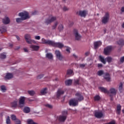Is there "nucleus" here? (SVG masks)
<instances>
[{
  "label": "nucleus",
  "mask_w": 124,
  "mask_h": 124,
  "mask_svg": "<svg viewBox=\"0 0 124 124\" xmlns=\"http://www.w3.org/2000/svg\"><path fill=\"white\" fill-rule=\"evenodd\" d=\"M77 14L80 16V17H84V18H85V17L87 16V14H88V11L86 10L79 11L77 13Z\"/></svg>",
  "instance_id": "nucleus-7"
},
{
  "label": "nucleus",
  "mask_w": 124,
  "mask_h": 124,
  "mask_svg": "<svg viewBox=\"0 0 124 124\" xmlns=\"http://www.w3.org/2000/svg\"><path fill=\"white\" fill-rule=\"evenodd\" d=\"M35 93V92L33 91H31V96H33V95H34Z\"/></svg>",
  "instance_id": "nucleus-57"
},
{
  "label": "nucleus",
  "mask_w": 124,
  "mask_h": 124,
  "mask_svg": "<svg viewBox=\"0 0 124 124\" xmlns=\"http://www.w3.org/2000/svg\"><path fill=\"white\" fill-rule=\"evenodd\" d=\"M109 92V93H111V95H116L117 94V90L115 88H111Z\"/></svg>",
  "instance_id": "nucleus-19"
},
{
  "label": "nucleus",
  "mask_w": 124,
  "mask_h": 124,
  "mask_svg": "<svg viewBox=\"0 0 124 124\" xmlns=\"http://www.w3.org/2000/svg\"><path fill=\"white\" fill-rule=\"evenodd\" d=\"M106 60L108 62H112V58L110 57H108L106 58Z\"/></svg>",
  "instance_id": "nucleus-39"
},
{
  "label": "nucleus",
  "mask_w": 124,
  "mask_h": 124,
  "mask_svg": "<svg viewBox=\"0 0 124 124\" xmlns=\"http://www.w3.org/2000/svg\"><path fill=\"white\" fill-rule=\"evenodd\" d=\"M31 42L32 43H34L35 44H36V41H35L34 40H31Z\"/></svg>",
  "instance_id": "nucleus-61"
},
{
  "label": "nucleus",
  "mask_w": 124,
  "mask_h": 124,
  "mask_svg": "<svg viewBox=\"0 0 124 124\" xmlns=\"http://www.w3.org/2000/svg\"><path fill=\"white\" fill-rule=\"evenodd\" d=\"M17 103H18V100L14 101L11 104V107H13L14 108H16L17 107Z\"/></svg>",
  "instance_id": "nucleus-23"
},
{
  "label": "nucleus",
  "mask_w": 124,
  "mask_h": 124,
  "mask_svg": "<svg viewBox=\"0 0 124 124\" xmlns=\"http://www.w3.org/2000/svg\"><path fill=\"white\" fill-rule=\"evenodd\" d=\"M97 74L98 76H102V75H104L105 73H104L103 70H99L97 72Z\"/></svg>",
  "instance_id": "nucleus-32"
},
{
  "label": "nucleus",
  "mask_w": 124,
  "mask_h": 124,
  "mask_svg": "<svg viewBox=\"0 0 124 124\" xmlns=\"http://www.w3.org/2000/svg\"><path fill=\"white\" fill-rule=\"evenodd\" d=\"M15 124H21V121L19 119H16V120H15Z\"/></svg>",
  "instance_id": "nucleus-45"
},
{
  "label": "nucleus",
  "mask_w": 124,
  "mask_h": 124,
  "mask_svg": "<svg viewBox=\"0 0 124 124\" xmlns=\"http://www.w3.org/2000/svg\"><path fill=\"white\" fill-rule=\"evenodd\" d=\"M35 39L36 40H39L40 39V37L39 36H35Z\"/></svg>",
  "instance_id": "nucleus-52"
},
{
  "label": "nucleus",
  "mask_w": 124,
  "mask_h": 124,
  "mask_svg": "<svg viewBox=\"0 0 124 124\" xmlns=\"http://www.w3.org/2000/svg\"><path fill=\"white\" fill-rule=\"evenodd\" d=\"M46 57L47 59H48V60H53V54L51 53H46Z\"/></svg>",
  "instance_id": "nucleus-24"
},
{
  "label": "nucleus",
  "mask_w": 124,
  "mask_h": 124,
  "mask_svg": "<svg viewBox=\"0 0 124 124\" xmlns=\"http://www.w3.org/2000/svg\"><path fill=\"white\" fill-rule=\"evenodd\" d=\"M24 52H28V49H27L26 48H24Z\"/></svg>",
  "instance_id": "nucleus-64"
},
{
  "label": "nucleus",
  "mask_w": 124,
  "mask_h": 124,
  "mask_svg": "<svg viewBox=\"0 0 124 124\" xmlns=\"http://www.w3.org/2000/svg\"><path fill=\"white\" fill-rule=\"evenodd\" d=\"M74 34L75 35L76 40L79 41V40H81V38H82V36L78 33V30L77 29H74Z\"/></svg>",
  "instance_id": "nucleus-4"
},
{
  "label": "nucleus",
  "mask_w": 124,
  "mask_h": 124,
  "mask_svg": "<svg viewBox=\"0 0 124 124\" xmlns=\"http://www.w3.org/2000/svg\"><path fill=\"white\" fill-rule=\"evenodd\" d=\"M99 60H100V62H102V63H103L104 64H106V59H105L104 57H103L101 56H100Z\"/></svg>",
  "instance_id": "nucleus-26"
},
{
  "label": "nucleus",
  "mask_w": 124,
  "mask_h": 124,
  "mask_svg": "<svg viewBox=\"0 0 124 124\" xmlns=\"http://www.w3.org/2000/svg\"><path fill=\"white\" fill-rule=\"evenodd\" d=\"M37 14H38V12L37 11H34L32 12V15H37Z\"/></svg>",
  "instance_id": "nucleus-48"
},
{
  "label": "nucleus",
  "mask_w": 124,
  "mask_h": 124,
  "mask_svg": "<svg viewBox=\"0 0 124 124\" xmlns=\"http://www.w3.org/2000/svg\"><path fill=\"white\" fill-rule=\"evenodd\" d=\"M113 95H112V94L109 95L110 97V100H111V101H113V100L114 99V98L113 97Z\"/></svg>",
  "instance_id": "nucleus-56"
},
{
  "label": "nucleus",
  "mask_w": 124,
  "mask_h": 124,
  "mask_svg": "<svg viewBox=\"0 0 124 124\" xmlns=\"http://www.w3.org/2000/svg\"><path fill=\"white\" fill-rule=\"evenodd\" d=\"M28 93H29L30 95H31V91H28Z\"/></svg>",
  "instance_id": "nucleus-63"
},
{
  "label": "nucleus",
  "mask_w": 124,
  "mask_h": 124,
  "mask_svg": "<svg viewBox=\"0 0 124 124\" xmlns=\"http://www.w3.org/2000/svg\"><path fill=\"white\" fill-rule=\"evenodd\" d=\"M109 19H110L109 13H106L102 19L103 24H107V23H108V21H109Z\"/></svg>",
  "instance_id": "nucleus-3"
},
{
  "label": "nucleus",
  "mask_w": 124,
  "mask_h": 124,
  "mask_svg": "<svg viewBox=\"0 0 124 124\" xmlns=\"http://www.w3.org/2000/svg\"><path fill=\"white\" fill-rule=\"evenodd\" d=\"M86 65H87V64H79V66H80V67H81V68H84V67H85V66H86Z\"/></svg>",
  "instance_id": "nucleus-47"
},
{
  "label": "nucleus",
  "mask_w": 124,
  "mask_h": 124,
  "mask_svg": "<svg viewBox=\"0 0 124 124\" xmlns=\"http://www.w3.org/2000/svg\"><path fill=\"white\" fill-rule=\"evenodd\" d=\"M93 44H94V49H95V50H96L97 48H98L99 47H100V46L102 45V42H101V41H99L97 42H94Z\"/></svg>",
  "instance_id": "nucleus-13"
},
{
  "label": "nucleus",
  "mask_w": 124,
  "mask_h": 124,
  "mask_svg": "<svg viewBox=\"0 0 124 124\" xmlns=\"http://www.w3.org/2000/svg\"><path fill=\"white\" fill-rule=\"evenodd\" d=\"M62 115H67V111H63L62 112Z\"/></svg>",
  "instance_id": "nucleus-54"
},
{
  "label": "nucleus",
  "mask_w": 124,
  "mask_h": 124,
  "mask_svg": "<svg viewBox=\"0 0 124 124\" xmlns=\"http://www.w3.org/2000/svg\"><path fill=\"white\" fill-rule=\"evenodd\" d=\"M121 110H122V106L120 104L118 105L117 107L116 114H117V115H121Z\"/></svg>",
  "instance_id": "nucleus-22"
},
{
  "label": "nucleus",
  "mask_w": 124,
  "mask_h": 124,
  "mask_svg": "<svg viewBox=\"0 0 124 124\" xmlns=\"http://www.w3.org/2000/svg\"><path fill=\"white\" fill-rule=\"evenodd\" d=\"M56 20H57V17L56 16H50L47 19H46L45 23L47 25H49V24H51V23H53V22L56 21Z\"/></svg>",
  "instance_id": "nucleus-2"
},
{
  "label": "nucleus",
  "mask_w": 124,
  "mask_h": 124,
  "mask_svg": "<svg viewBox=\"0 0 124 124\" xmlns=\"http://www.w3.org/2000/svg\"><path fill=\"white\" fill-rule=\"evenodd\" d=\"M51 46L53 47H58V48H62L63 45L61 43H55L52 41Z\"/></svg>",
  "instance_id": "nucleus-10"
},
{
  "label": "nucleus",
  "mask_w": 124,
  "mask_h": 124,
  "mask_svg": "<svg viewBox=\"0 0 124 124\" xmlns=\"http://www.w3.org/2000/svg\"><path fill=\"white\" fill-rule=\"evenodd\" d=\"M46 106L47 107V108H49V109H52V108H53V106L49 104L46 105Z\"/></svg>",
  "instance_id": "nucleus-46"
},
{
  "label": "nucleus",
  "mask_w": 124,
  "mask_h": 124,
  "mask_svg": "<svg viewBox=\"0 0 124 124\" xmlns=\"http://www.w3.org/2000/svg\"><path fill=\"white\" fill-rule=\"evenodd\" d=\"M58 119L59 121V122H64L65 120H66V116L64 115H62V116H59L58 117Z\"/></svg>",
  "instance_id": "nucleus-20"
},
{
  "label": "nucleus",
  "mask_w": 124,
  "mask_h": 124,
  "mask_svg": "<svg viewBox=\"0 0 124 124\" xmlns=\"http://www.w3.org/2000/svg\"><path fill=\"white\" fill-rule=\"evenodd\" d=\"M31 48L33 49L34 51H38V50H39V46L32 45Z\"/></svg>",
  "instance_id": "nucleus-29"
},
{
  "label": "nucleus",
  "mask_w": 124,
  "mask_h": 124,
  "mask_svg": "<svg viewBox=\"0 0 124 124\" xmlns=\"http://www.w3.org/2000/svg\"><path fill=\"white\" fill-rule=\"evenodd\" d=\"M120 62H124V56L122 57L120 59Z\"/></svg>",
  "instance_id": "nucleus-50"
},
{
  "label": "nucleus",
  "mask_w": 124,
  "mask_h": 124,
  "mask_svg": "<svg viewBox=\"0 0 124 124\" xmlns=\"http://www.w3.org/2000/svg\"><path fill=\"white\" fill-rule=\"evenodd\" d=\"M40 93L42 95L45 94V93H47V88H44L43 90L41 91Z\"/></svg>",
  "instance_id": "nucleus-33"
},
{
  "label": "nucleus",
  "mask_w": 124,
  "mask_h": 124,
  "mask_svg": "<svg viewBox=\"0 0 124 124\" xmlns=\"http://www.w3.org/2000/svg\"><path fill=\"white\" fill-rule=\"evenodd\" d=\"M64 94V91L62 90V89H59L56 93V97L58 99H60L61 95Z\"/></svg>",
  "instance_id": "nucleus-8"
},
{
  "label": "nucleus",
  "mask_w": 124,
  "mask_h": 124,
  "mask_svg": "<svg viewBox=\"0 0 124 124\" xmlns=\"http://www.w3.org/2000/svg\"><path fill=\"white\" fill-rule=\"evenodd\" d=\"M117 43H118V45H120V46H124V41L123 39H120L117 42Z\"/></svg>",
  "instance_id": "nucleus-30"
},
{
  "label": "nucleus",
  "mask_w": 124,
  "mask_h": 124,
  "mask_svg": "<svg viewBox=\"0 0 124 124\" xmlns=\"http://www.w3.org/2000/svg\"><path fill=\"white\" fill-rule=\"evenodd\" d=\"M0 31L1 33H3V32H6V27L2 26L0 28Z\"/></svg>",
  "instance_id": "nucleus-27"
},
{
  "label": "nucleus",
  "mask_w": 124,
  "mask_h": 124,
  "mask_svg": "<svg viewBox=\"0 0 124 124\" xmlns=\"http://www.w3.org/2000/svg\"><path fill=\"white\" fill-rule=\"evenodd\" d=\"M79 82H80L79 79H77L75 81V84H77V85H79Z\"/></svg>",
  "instance_id": "nucleus-49"
},
{
  "label": "nucleus",
  "mask_w": 124,
  "mask_h": 124,
  "mask_svg": "<svg viewBox=\"0 0 124 124\" xmlns=\"http://www.w3.org/2000/svg\"><path fill=\"white\" fill-rule=\"evenodd\" d=\"M112 51V47L111 46H108L104 48V54L106 56H108V55H110V53Z\"/></svg>",
  "instance_id": "nucleus-6"
},
{
  "label": "nucleus",
  "mask_w": 124,
  "mask_h": 124,
  "mask_svg": "<svg viewBox=\"0 0 124 124\" xmlns=\"http://www.w3.org/2000/svg\"><path fill=\"white\" fill-rule=\"evenodd\" d=\"M94 116L97 119H101L103 117V113L102 112L96 111L94 113Z\"/></svg>",
  "instance_id": "nucleus-14"
},
{
  "label": "nucleus",
  "mask_w": 124,
  "mask_h": 124,
  "mask_svg": "<svg viewBox=\"0 0 124 124\" xmlns=\"http://www.w3.org/2000/svg\"><path fill=\"white\" fill-rule=\"evenodd\" d=\"M5 79H8V80H10L13 78V74L10 73H7L5 77Z\"/></svg>",
  "instance_id": "nucleus-21"
},
{
  "label": "nucleus",
  "mask_w": 124,
  "mask_h": 124,
  "mask_svg": "<svg viewBox=\"0 0 124 124\" xmlns=\"http://www.w3.org/2000/svg\"><path fill=\"white\" fill-rule=\"evenodd\" d=\"M1 90H2V92H5L6 91V88L4 85L1 86Z\"/></svg>",
  "instance_id": "nucleus-43"
},
{
  "label": "nucleus",
  "mask_w": 124,
  "mask_h": 124,
  "mask_svg": "<svg viewBox=\"0 0 124 124\" xmlns=\"http://www.w3.org/2000/svg\"><path fill=\"white\" fill-rule=\"evenodd\" d=\"M28 124H31V119H29L27 121Z\"/></svg>",
  "instance_id": "nucleus-53"
},
{
  "label": "nucleus",
  "mask_w": 124,
  "mask_h": 124,
  "mask_svg": "<svg viewBox=\"0 0 124 124\" xmlns=\"http://www.w3.org/2000/svg\"><path fill=\"white\" fill-rule=\"evenodd\" d=\"M103 65L101 63L98 64V67H102Z\"/></svg>",
  "instance_id": "nucleus-58"
},
{
  "label": "nucleus",
  "mask_w": 124,
  "mask_h": 124,
  "mask_svg": "<svg viewBox=\"0 0 124 124\" xmlns=\"http://www.w3.org/2000/svg\"><path fill=\"white\" fill-rule=\"evenodd\" d=\"M65 84L66 86H70L71 84H72V80L71 79H69L65 81Z\"/></svg>",
  "instance_id": "nucleus-28"
},
{
  "label": "nucleus",
  "mask_w": 124,
  "mask_h": 124,
  "mask_svg": "<svg viewBox=\"0 0 124 124\" xmlns=\"http://www.w3.org/2000/svg\"><path fill=\"white\" fill-rule=\"evenodd\" d=\"M122 12H124V7H122L121 8Z\"/></svg>",
  "instance_id": "nucleus-62"
},
{
  "label": "nucleus",
  "mask_w": 124,
  "mask_h": 124,
  "mask_svg": "<svg viewBox=\"0 0 124 124\" xmlns=\"http://www.w3.org/2000/svg\"><path fill=\"white\" fill-rule=\"evenodd\" d=\"M30 37H31V36L29 34H26L25 35V39L26 42H27V43H28V44H31V39H30Z\"/></svg>",
  "instance_id": "nucleus-15"
},
{
  "label": "nucleus",
  "mask_w": 124,
  "mask_h": 124,
  "mask_svg": "<svg viewBox=\"0 0 124 124\" xmlns=\"http://www.w3.org/2000/svg\"><path fill=\"white\" fill-rule=\"evenodd\" d=\"M66 51L68 52V53H70V48L67 47L66 49Z\"/></svg>",
  "instance_id": "nucleus-55"
},
{
  "label": "nucleus",
  "mask_w": 124,
  "mask_h": 124,
  "mask_svg": "<svg viewBox=\"0 0 124 124\" xmlns=\"http://www.w3.org/2000/svg\"><path fill=\"white\" fill-rule=\"evenodd\" d=\"M11 118L12 121H16L17 120V118L16 117V115L13 114L11 116Z\"/></svg>",
  "instance_id": "nucleus-37"
},
{
  "label": "nucleus",
  "mask_w": 124,
  "mask_h": 124,
  "mask_svg": "<svg viewBox=\"0 0 124 124\" xmlns=\"http://www.w3.org/2000/svg\"><path fill=\"white\" fill-rule=\"evenodd\" d=\"M25 104V97H21L19 100V107L22 108Z\"/></svg>",
  "instance_id": "nucleus-17"
},
{
  "label": "nucleus",
  "mask_w": 124,
  "mask_h": 124,
  "mask_svg": "<svg viewBox=\"0 0 124 124\" xmlns=\"http://www.w3.org/2000/svg\"><path fill=\"white\" fill-rule=\"evenodd\" d=\"M85 56H89L90 55V52H87L85 53Z\"/></svg>",
  "instance_id": "nucleus-59"
},
{
  "label": "nucleus",
  "mask_w": 124,
  "mask_h": 124,
  "mask_svg": "<svg viewBox=\"0 0 124 124\" xmlns=\"http://www.w3.org/2000/svg\"><path fill=\"white\" fill-rule=\"evenodd\" d=\"M18 16L21 17V18H16V23H22V21H25V20H27V19H29L30 18L29 13L27 12L19 13L18 14Z\"/></svg>",
  "instance_id": "nucleus-1"
},
{
  "label": "nucleus",
  "mask_w": 124,
  "mask_h": 124,
  "mask_svg": "<svg viewBox=\"0 0 124 124\" xmlns=\"http://www.w3.org/2000/svg\"><path fill=\"white\" fill-rule=\"evenodd\" d=\"M69 104L70 106H77L78 105V101L76 100V99L74 98L69 101Z\"/></svg>",
  "instance_id": "nucleus-9"
},
{
  "label": "nucleus",
  "mask_w": 124,
  "mask_h": 124,
  "mask_svg": "<svg viewBox=\"0 0 124 124\" xmlns=\"http://www.w3.org/2000/svg\"><path fill=\"white\" fill-rule=\"evenodd\" d=\"M6 123L7 124H11V121H10V117L8 116L6 120Z\"/></svg>",
  "instance_id": "nucleus-36"
},
{
  "label": "nucleus",
  "mask_w": 124,
  "mask_h": 124,
  "mask_svg": "<svg viewBox=\"0 0 124 124\" xmlns=\"http://www.w3.org/2000/svg\"><path fill=\"white\" fill-rule=\"evenodd\" d=\"M44 77V74L40 75L37 76V79H42V78H43Z\"/></svg>",
  "instance_id": "nucleus-44"
},
{
  "label": "nucleus",
  "mask_w": 124,
  "mask_h": 124,
  "mask_svg": "<svg viewBox=\"0 0 124 124\" xmlns=\"http://www.w3.org/2000/svg\"><path fill=\"white\" fill-rule=\"evenodd\" d=\"M0 59H5L6 58V55H5L4 53H2L0 55Z\"/></svg>",
  "instance_id": "nucleus-41"
},
{
  "label": "nucleus",
  "mask_w": 124,
  "mask_h": 124,
  "mask_svg": "<svg viewBox=\"0 0 124 124\" xmlns=\"http://www.w3.org/2000/svg\"><path fill=\"white\" fill-rule=\"evenodd\" d=\"M42 42L43 44H47V45H49L50 46H51L53 41H51L50 40H46L45 38H42Z\"/></svg>",
  "instance_id": "nucleus-12"
},
{
  "label": "nucleus",
  "mask_w": 124,
  "mask_h": 124,
  "mask_svg": "<svg viewBox=\"0 0 124 124\" xmlns=\"http://www.w3.org/2000/svg\"><path fill=\"white\" fill-rule=\"evenodd\" d=\"M119 91L120 92H122L123 91V83L121 82L119 85Z\"/></svg>",
  "instance_id": "nucleus-42"
},
{
  "label": "nucleus",
  "mask_w": 124,
  "mask_h": 124,
  "mask_svg": "<svg viewBox=\"0 0 124 124\" xmlns=\"http://www.w3.org/2000/svg\"><path fill=\"white\" fill-rule=\"evenodd\" d=\"M103 77L107 82H110L111 80V78L110 77V74H109V73H105Z\"/></svg>",
  "instance_id": "nucleus-16"
},
{
  "label": "nucleus",
  "mask_w": 124,
  "mask_h": 124,
  "mask_svg": "<svg viewBox=\"0 0 124 124\" xmlns=\"http://www.w3.org/2000/svg\"><path fill=\"white\" fill-rule=\"evenodd\" d=\"M58 25H59V23L58 22H56L54 25L52 27V30H55Z\"/></svg>",
  "instance_id": "nucleus-38"
},
{
  "label": "nucleus",
  "mask_w": 124,
  "mask_h": 124,
  "mask_svg": "<svg viewBox=\"0 0 124 124\" xmlns=\"http://www.w3.org/2000/svg\"><path fill=\"white\" fill-rule=\"evenodd\" d=\"M2 22L4 24V25H8L9 23H10V19L8 17H5V18L2 19Z\"/></svg>",
  "instance_id": "nucleus-18"
},
{
  "label": "nucleus",
  "mask_w": 124,
  "mask_h": 124,
  "mask_svg": "<svg viewBox=\"0 0 124 124\" xmlns=\"http://www.w3.org/2000/svg\"><path fill=\"white\" fill-rule=\"evenodd\" d=\"M55 55L57 58L59 60V61H62L63 59V56L61 54V52L59 50H56L55 51Z\"/></svg>",
  "instance_id": "nucleus-11"
},
{
  "label": "nucleus",
  "mask_w": 124,
  "mask_h": 124,
  "mask_svg": "<svg viewBox=\"0 0 124 124\" xmlns=\"http://www.w3.org/2000/svg\"><path fill=\"white\" fill-rule=\"evenodd\" d=\"M31 124H38L37 123L34 122L33 120H31Z\"/></svg>",
  "instance_id": "nucleus-60"
},
{
  "label": "nucleus",
  "mask_w": 124,
  "mask_h": 124,
  "mask_svg": "<svg viewBox=\"0 0 124 124\" xmlns=\"http://www.w3.org/2000/svg\"><path fill=\"white\" fill-rule=\"evenodd\" d=\"M58 30L59 31H63V25L62 24L59 25Z\"/></svg>",
  "instance_id": "nucleus-31"
},
{
  "label": "nucleus",
  "mask_w": 124,
  "mask_h": 124,
  "mask_svg": "<svg viewBox=\"0 0 124 124\" xmlns=\"http://www.w3.org/2000/svg\"><path fill=\"white\" fill-rule=\"evenodd\" d=\"M99 90H101V92L104 93H109V91L104 87H100L99 88Z\"/></svg>",
  "instance_id": "nucleus-25"
},
{
  "label": "nucleus",
  "mask_w": 124,
  "mask_h": 124,
  "mask_svg": "<svg viewBox=\"0 0 124 124\" xmlns=\"http://www.w3.org/2000/svg\"><path fill=\"white\" fill-rule=\"evenodd\" d=\"M94 100L95 101H99V100H100V96L98 95L95 96L94 97Z\"/></svg>",
  "instance_id": "nucleus-35"
},
{
  "label": "nucleus",
  "mask_w": 124,
  "mask_h": 124,
  "mask_svg": "<svg viewBox=\"0 0 124 124\" xmlns=\"http://www.w3.org/2000/svg\"><path fill=\"white\" fill-rule=\"evenodd\" d=\"M75 95L76 96V101H78V102L84 100V96L82 95V93L78 92L75 94Z\"/></svg>",
  "instance_id": "nucleus-5"
},
{
  "label": "nucleus",
  "mask_w": 124,
  "mask_h": 124,
  "mask_svg": "<svg viewBox=\"0 0 124 124\" xmlns=\"http://www.w3.org/2000/svg\"><path fill=\"white\" fill-rule=\"evenodd\" d=\"M68 8L67 7H66V6H64L63 8V11H67V10H68Z\"/></svg>",
  "instance_id": "nucleus-51"
},
{
  "label": "nucleus",
  "mask_w": 124,
  "mask_h": 124,
  "mask_svg": "<svg viewBox=\"0 0 124 124\" xmlns=\"http://www.w3.org/2000/svg\"><path fill=\"white\" fill-rule=\"evenodd\" d=\"M73 73L72 70L69 69L67 71V75H71Z\"/></svg>",
  "instance_id": "nucleus-40"
},
{
  "label": "nucleus",
  "mask_w": 124,
  "mask_h": 124,
  "mask_svg": "<svg viewBox=\"0 0 124 124\" xmlns=\"http://www.w3.org/2000/svg\"><path fill=\"white\" fill-rule=\"evenodd\" d=\"M30 111H31V109L29 107H25L23 109V112H24V113H30Z\"/></svg>",
  "instance_id": "nucleus-34"
}]
</instances>
